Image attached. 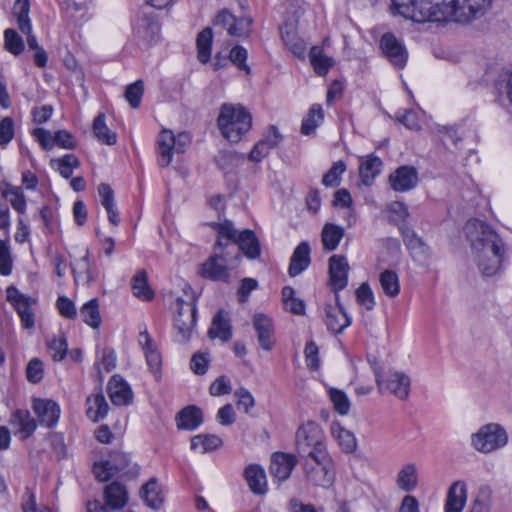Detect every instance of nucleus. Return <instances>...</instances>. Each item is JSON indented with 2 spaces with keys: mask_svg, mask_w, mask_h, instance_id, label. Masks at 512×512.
I'll use <instances>...</instances> for the list:
<instances>
[{
  "mask_svg": "<svg viewBox=\"0 0 512 512\" xmlns=\"http://www.w3.org/2000/svg\"><path fill=\"white\" fill-rule=\"evenodd\" d=\"M33 410L37 415L38 421L41 425L51 428L59 419L60 407L50 399H35L33 401Z\"/></svg>",
  "mask_w": 512,
  "mask_h": 512,
  "instance_id": "nucleus-15",
  "label": "nucleus"
},
{
  "mask_svg": "<svg viewBox=\"0 0 512 512\" xmlns=\"http://www.w3.org/2000/svg\"><path fill=\"white\" fill-rule=\"evenodd\" d=\"M140 496L145 504L152 509H160L164 502V496L157 478H151L140 491Z\"/></svg>",
  "mask_w": 512,
  "mask_h": 512,
  "instance_id": "nucleus-27",
  "label": "nucleus"
},
{
  "mask_svg": "<svg viewBox=\"0 0 512 512\" xmlns=\"http://www.w3.org/2000/svg\"><path fill=\"white\" fill-rule=\"evenodd\" d=\"M13 261L10 252L9 240H0V274L8 276L12 272Z\"/></svg>",
  "mask_w": 512,
  "mask_h": 512,
  "instance_id": "nucleus-56",
  "label": "nucleus"
},
{
  "mask_svg": "<svg viewBox=\"0 0 512 512\" xmlns=\"http://www.w3.org/2000/svg\"><path fill=\"white\" fill-rule=\"evenodd\" d=\"M48 350L54 361H62L68 350V343L64 333L59 332L48 342Z\"/></svg>",
  "mask_w": 512,
  "mask_h": 512,
  "instance_id": "nucleus-47",
  "label": "nucleus"
},
{
  "mask_svg": "<svg viewBox=\"0 0 512 512\" xmlns=\"http://www.w3.org/2000/svg\"><path fill=\"white\" fill-rule=\"evenodd\" d=\"M253 328L257 333L258 343L261 348L265 351H271L275 346V331L272 320L265 314H255Z\"/></svg>",
  "mask_w": 512,
  "mask_h": 512,
  "instance_id": "nucleus-13",
  "label": "nucleus"
},
{
  "mask_svg": "<svg viewBox=\"0 0 512 512\" xmlns=\"http://www.w3.org/2000/svg\"><path fill=\"white\" fill-rule=\"evenodd\" d=\"M86 405V415L93 422H98L105 418L109 410L108 403L101 391L88 397Z\"/></svg>",
  "mask_w": 512,
  "mask_h": 512,
  "instance_id": "nucleus-29",
  "label": "nucleus"
},
{
  "mask_svg": "<svg viewBox=\"0 0 512 512\" xmlns=\"http://www.w3.org/2000/svg\"><path fill=\"white\" fill-rule=\"evenodd\" d=\"M396 119L410 130L420 129L417 114L413 110L402 109L397 111Z\"/></svg>",
  "mask_w": 512,
  "mask_h": 512,
  "instance_id": "nucleus-64",
  "label": "nucleus"
},
{
  "mask_svg": "<svg viewBox=\"0 0 512 512\" xmlns=\"http://www.w3.org/2000/svg\"><path fill=\"white\" fill-rule=\"evenodd\" d=\"M375 379L380 393L394 394L397 398L405 400L410 393V378L403 372L389 371L382 373L380 367H374Z\"/></svg>",
  "mask_w": 512,
  "mask_h": 512,
  "instance_id": "nucleus-6",
  "label": "nucleus"
},
{
  "mask_svg": "<svg viewBox=\"0 0 512 512\" xmlns=\"http://www.w3.org/2000/svg\"><path fill=\"white\" fill-rule=\"evenodd\" d=\"M236 245L240 250V256L243 254L250 260L259 259L261 256V243L253 230L244 229L240 231Z\"/></svg>",
  "mask_w": 512,
  "mask_h": 512,
  "instance_id": "nucleus-18",
  "label": "nucleus"
},
{
  "mask_svg": "<svg viewBox=\"0 0 512 512\" xmlns=\"http://www.w3.org/2000/svg\"><path fill=\"white\" fill-rule=\"evenodd\" d=\"M7 298L13 303L19 315L31 309L29 299L25 295L20 294L14 287L7 289Z\"/></svg>",
  "mask_w": 512,
  "mask_h": 512,
  "instance_id": "nucleus-58",
  "label": "nucleus"
},
{
  "mask_svg": "<svg viewBox=\"0 0 512 512\" xmlns=\"http://www.w3.org/2000/svg\"><path fill=\"white\" fill-rule=\"evenodd\" d=\"M400 232L403 237V242L408 250L410 251H420L423 252L425 248V243L423 240L415 233L413 229L406 225H402L400 227Z\"/></svg>",
  "mask_w": 512,
  "mask_h": 512,
  "instance_id": "nucleus-49",
  "label": "nucleus"
},
{
  "mask_svg": "<svg viewBox=\"0 0 512 512\" xmlns=\"http://www.w3.org/2000/svg\"><path fill=\"white\" fill-rule=\"evenodd\" d=\"M247 57V50L240 45L233 47L229 53V61L237 66L238 69L245 71L247 74H250V67L246 63Z\"/></svg>",
  "mask_w": 512,
  "mask_h": 512,
  "instance_id": "nucleus-59",
  "label": "nucleus"
},
{
  "mask_svg": "<svg viewBox=\"0 0 512 512\" xmlns=\"http://www.w3.org/2000/svg\"><path fill=\"white\" fill-rule=\"evenodd\" d=\"M310 246L308 242H301L293 251L290 259L288 273L291 277L301 274L310 265Z\"/></svg>",
  "mask_w": 512,
  "mask_h": 512,
  "instance_id": "nucleus-23",
  "label": "nucleus"
},
{
  "mask_svg": "<svg viewBox=\"0 0 512 512\" xmlns=\"http://www.w3.org/2000/svg\"><path fill=\"white\" fill-rule=\"evenodd\" d=\"M310 63L319 76H325L333 65V59L323 53L322 48L313 46L309 52Z\"/></svg>",
  "mask_w": 512,
  "mask_h": 512,
  "instance_id": "nucleus-39",
  "label": "nucleus"
},
{
  "mask_svg": "<svg viewBox=\"0 0 512 512\" xmlns=\"http://www.w3.org/2000/svg\"><path fill=\"white\" fill-rule=\"evenodd\" d=\"M296 450L304 449L326 440L320 425L314 421H308L296 431Z\"/></svg>",
  "mask_w": 512,
  "mask_h": 512,
  "instance_id": "nucleus-10",
  "label": "nucleus"
},
{
  "mask_svg": "<svg viewBox=\"0 0 512 512\" xmlns=\"http://www.w3.org/2000/svg\"><path fill=\"white\" fill-rule=\"evenodd\" d=\"M93 472L100 482L109 481L115 474H117L110 459L95 463L93 466Z\"/></svg>",
  "mask_w": 512,
  "mask_h": 512,
  "instance_id": "nucleus-62",
  "label": "nucleus"
},
{
  "mask_svg": "<svg viewBox=\"0 0 512 512\" xmlns=\"http://www.w3.org/2000/svg\"><path fill=\"white\" fill-rule=\"evenodd\" d=\"M104 499L109 508L113 510H122L128 503V491L123 484L118 481H114L105 487Z\"/></svg>",
  "mask_w": 512,
  "mask_h": 512,
  "instance_id": "nucleus-22",
  "label": "nucleus"
},
{
  "mask_svg": "<svg viewBox=\"0 0 512 512\" xmlns=\"http://www.w3.org/2000/svg\"><path fill=\"white\" fill-rule=\"evenodd\" d=\"M389 183L394 191H409L415 188L418 183V172L413 166H400L390 174Z\"/></svg>",
  "mask_w": 512,
  "mask_h": 512,
  "instance_id": "nucleus-12",
  "label": "nucleus"
},
{
  "mask_svg": "<svg viewBox=\"0 0 512 512\" xmlns=\"http://www.w3.org/2000/svg\"><path fill=\"white\" fill-rule=\"evenodd\" d=\"M464 233L481 274L485 277L496 275L501 269L505 253L500 236L488 224L476 218L466 222Z\"/></svg>",
  "mask_w": 512,
  "mask_h": 512,
  "instance_id": "nucleus-2",
  "label": "nucleus"
},
{
  "mask_svg": "<svg viewBox=\"0 0 512 512\" xmlns=\"http://www.w3.org/2000/svg\"><path fill=\"white\" fill-rule=\"evenodd\" d=\"M143 93L144 83L142 80H137L126 87L124 97L128 101L129 105L133 109H136L141 104Z\"/></svg>",
  "mask_w": 512,
  "mask_h": 512,
  "instance_id": "nucleus-51",
  "label": "nucleus"
},
{
  "mask_svg": "<svg viewBox=\"0 0 512 512\" xmlns=\"http://www.w3.org/2000/svg\"><path fill=\"white\" fill-rule=\"evenodd\" d=\"M332 432L335 434L343 451L351 453L356 449L357 444L353 433L340 426L337 429L333 428Z\"/></svg>",
  "mask_w": 512,
  "mask_h": 512,
  "instance_id": "nucleus-57",
  "label": "nucleus"
},
{
  "mask_svg": "<svg viewBox=\"0 0 512 512\" xmlns=\"http://www.w3.org/2000/svg\"><path fill=\"white\" fill-rule=\"evenodd\" d=\"M5 48L13 55H20L24 48L22 37L14 29H6L4 32Z\"/></svg>",
  "mask_w": 512,
  "mask_h": 512,
  "instance_id": "nucleus-50",
  "label": "nucleus"
},
{
  "mask_svg": "<svg viewBox=\"0 0 512 512\" xmlns=\"http://www.w3.org/2000/svg\"><path fill=\"white\" fill-rule=\"evenodd\" d=\"M349 265L342 255H333L329 259V276L334 292L343 290L348 284Z\"/></svg>",
  "mask_w": 512,
  "mask_h": 512,
  "instance_id": "nucleus-14",
  "label": "nucleus"
},
{
  "mask_svg": "<svg viewBox=\"0 0 512 512\" xmlns=\"http://www.w3.org/2000/svg\"><path fill=\"white\" fill-rule=\"evenodd\" d=\"M491 0H392L406 19L417 23H467L484 15Z\"/></svg>",
  "mask_w": 512,
  "mask_h": 512,
  "instance_id": "nucleus-1",
  "label": "nucleus"
},
{
  "mask_svg": "<svg viewBox=\"0 0 512 512\" xmlns=\"http://www.w3.org/2000/svg\"><path fill=\"white\" fill-rule=\"evenodd\" d=\"M397 485L400 489L410 492L417 486V469L415 464L408 463L398 472Z\"/></svg>",
  "mask_w": 512,
  "mask_h": 512,
  "instance_id": "nucleus-42",
  "label": "nucleus"
},
{
  "mask_svg": "<svg viewBox=\"0 0 512 512\" xmlns=\"http://www.w3.org/2000/svg\"><path fill=\"white\" fill-rule=\"evenodd\" d=\"M297 453L300 458L301 464L315 463L319 461L320 463H322L328 459H331V456L327 450L326 440L321 443L315 444L311 447L308 446L306 450H297Z\"/></svg>",
  "mask_w": 512,
  "mask_h": 512,
  "instance_id": "nucleus-31",
  "label": "nucleus"
},
{
  "mask_svg": "<svg viewBox=\"0 0 512 512\" xmlns=\"http://www.w3.org/2000/svg\"><path fill=\"white\" fill-rule=\"evenodd\" d=\"M508 436L505 429L496 423L482 426L472 435L473 447L482 453H490L506 445Z\"/></svg>",
  "mask_w": 512,
  "mask_h": 512,
  "instance_id": "nucleus-5",
  "label": "nucleus"
},
{
  "mask_svg": "<svg viewBox=\"0 0 512 512\" xmlns=\"http://www.w3.org/2000/svg\"><path fill=\"white\" fill-rule=\"evenodd\" d=\"M222 440L215 434H198L191 439V449H202V453H207L222 446Z\"/></svg>",
  "mask_w": 512,
  "mask_h": 512,
  "instance_id": "nucleus-43",
  "label": "nucleus"
},
{
  "mask_svg": "<svg viewBox=\"0 0 512 512\" xmlns=\"http://www.w3.org/2000/svg\"><path fill=\"white\" fill-rule=\"evenodd\" d=\"M158 164L167 167L172 161L173 152L184 153L191 144V136L187 132H180L177 135L171 130H162L158 136Z\"/></svg>",
  "mask_w": 512,
  "mask_h": 512,
  "instance_id": "nucleus-4",
  "label": "nucleus"
},
{
  "mask_svg": "<svg viewBox=\"0 0 512 512\" xmlns=\"http://www.w3.org/2000/svg\"><path fill=\"white\" fill-rule=\"evenodd\" d=\"M244 476L252 493L261 496L267 493L266 474L260 465H249L244 471Z\"/></svg>",
  "mask_w": 512,
  "mask_h": 512,
  "instance_id": "nucleus-24",
  "label": "nucleus"
},
{
  "mask_svg": "<svg viewBox=\"0 0 512 512\" xmlns=\"http://www.w3.org/2000/svg\"><path fill=\"white\" fill-rule=\"evenodd\" d=\"M344 236V229L332 223H326L322 229L321 240L324 249L335 250Z\"/></svg>",
  "mask_w": 512,
  "mask_h": 512,
  "instance_id": "nucleus-37",
  "label": "nucleus"
},
{
  "mask_svg": "<svg viewBox=\"0 0 512 512\" xmlns=\"http://www.w3.org/2000/svg\"><path fill=\"white\" fill-rule=\"evenodd\" d=\"M467 498V489L464 482H454L448 490L445 512H461Z\"/></svg>",
  "mask_w": 512,
  "mask_h": 512,
  "instance_id": "nucleus-26",
  "label": "nucleus"
},
{
  "mask_svg": "<svg viewBox=\"0 0 512 512\" xmlns=\"http://www.w3.org/2000/svg\"><path fill=\"white\" fill-rule=\"evenodd\" d=\"M324 118V111L320 104H313L307 114L302 120L301 133L303 135H311L315 132L316 128L322 123Z\"/></svg>",
  "mask_w": 512,
  "mask_h": 512,
  "instance_id": "nucleus-40",
  "label": "nucleus"
},
{
  "mask_svg": "<svg viewBox=\"0 0 512 512\" xmlns=\"http://www.w3.org/2000/svg\"><path fill=\"white\" fill-rule=\"evenodd\" d=\"M30 3L29 0H16L13 6V13L17 18V23L21 32H29L31 21L29 18Z\"/></svg>",
  "mask_w": 512,
  "mask_h": 512,
  "instance_id": "nucleus-44",
  "label": "nucleus"
},
{
  "mask_svg": "<svg viewBox=\"0 0 512 512\" xmlns=\"http://www.w3.org/2000/svg\"><path fill=\"white\" fill-rule=\"evenodd\" d=\"M380 284L384 293L389 297H395L400 292L398 275L392 270H385L380 274Z\"/></svg>",
  "mask_w": 512,
  "mask_h": 512,
  "instance_id": "nucleus-45",
  "label": "nucleus"
},
{
  "mask_svg": "<svg viewBox=\"0 0 512 512\" xmlns=\"http://www.w3.org/2000/svg\"><path fill=\"white\" fill-rule=\"evenodd\" d=\"M131 288L134 296L139 299L148 301L154 297V292L148 284V275L146 270L141 269L133 276Z\"/></svg>",
  "mask_w": 512,
  "mask_h": 512,
  "instance_id": "nucleus-34",
  "label": "nucleus"
},
{
  "mask_svg": "<svg viewBox=\"0 0 512 512\" xmlns=\"http://www.w3.org/2000/svg\"><path fill=\"white\" fill-rule=\"evenodd\" d=\"M12 421L20 426V430L26 437L30 436L37 427L35 419L28 410H17L12 416Z\"/></svg>",
  "mask_w": 512,
  "mask_h": 512,
  "instance_id": "nucleus-48",
  "label": "nucleus"
},
{
  "mask_svg": "<svg viewBox=\"0 0 512 512\" xmlns=\"http://www.w3.org/2000/svg\"><path fill=\"white\" fill-rule=\"evenodd\" d=\"M217 124L224 138L232 143H237L250 130L252 117L241 105L223 104Z\"/></svg>",
  "mask_w": 512,
  "mask_h": 512,
  "instance_id": "nucleus-3",
  "label": "nucleus"
},
{
  "mask_svg": "<svg viewBox=\"0 0 512 512\" xmlns=\"http://www.w3.org/2000/svg\"><path fill=\"white\" fill-rule=\"evenodd\" d=\"M346 170V165L343 161L335 162L332 167L324 174L322 184L326 187H337L341 182V174Z\"/></svg>",
  "mask_w": 512,
  "mask_h": 512,
  "instance_id": "nucleus-52",
  "label": "nucleus"
},
{
  "mask_svg": "<svg viewBox=\"0 0 512 512\" xmlns=\"http://www.w3.org/2000/svg\"><path fill=\"white\" fill-rule=\"evenodd\" d=\"M110 461L114 470L123 476L135 478L139 474V466L132 463L129 455L115 451L110 455Z\"/></svg>",
  "mask_w": 512,
  "mask_h": 512,
  "instance_id": "nucleus-33",
  "label": "nucleus"
},
{
  "mask_svg": "<svg viewBox=\"0 0 512 512\" xmlns=\"http://www.w3.org/2000/svg\"><path fill=\"white\" fill-rule=\"evenodd\" d=\"M44 375L43 363L38 358H33L29 361L26 367V377L31 383H38L42 380Z\"/></svg>",
  "mask_w": 512,
  "mask_h": 512,
  "instance_id": "nucleus-63",
  "label": "nucleus"
},
{
  "mask_svg": "<svg viewBox=\"0 0 512 512\" xmlns=\"http://www.w3.org/2000/svg\"><path fill=\"white\" fill-rule=\"evenodd\" d=\"M177 315L174 320V327L178 332L181 342H187L190 339L191 332L196 324L197 308L195 299L190 298L185 302L182 299H177Z\"/></svg>",
  "mask_w": 512,
  "mask_h": 512,
  "instance_id": "nucleus-7",
  "label": "nucleus"
},
{
  "mask_svg": "<svg viewBox=\"0 0 512 512\" xmlns=\"http://www.w3.org/2000/svg\"><path fill=\"white\" fill-rule=\"evenodd\" d=\"M208 336L211 339L220 338L223 342H227L232 338L230 321L225 316L223 310H219L213 317L211 327L208 330Z\"/></svg>",
  "mask_w": 512,
  "mask_h": 512,
  "instance_id": "nucleus-28",
  "label": "nucleus"
},
{
  "mask_svg": "<svg viewBox=\"0 0 512 512\" xmlns=\"http://www.w3.org/2000/svg\"><path fill=\"white\" fill-rule=\"evenodd\" d=\"M325 324L329 331L339 334L351 324V318L347 315L343 306L333 307L332 304H326Z\"/></svg>",
  "mask_w": 512,
  "mask_h": 512,
  "instance_id": "nucleus-19",
  "label": "nucleus"
},
{
  "mask_svg": "<svg viewBox=\"0 0 512 512\" xmlns=\"http://www.w3.org/2000/svg\"><path fill=\"white\" fill-rule=\"evenodd\" d=\"M329 395L335 410L340 415H347L350 410V402L347 395L343 391L334 388L330 390Z\"/></svg>",
  "mask_w": 512,
  "mask_h": 512,
  "instance_id": "nucleus-60",
  "label": "nucleus"
},
{
  "mask_svg": "<svg viewBox=\"0 0 512 512\" xmlns=\"http://www.w3.org/2000/svg\"><path fill=\"white\" fill-rule=\"evenodd\" d=\"M305 478L313 486L328 488L332 485L335 479V471L332 459L320 463H305L302 464Z\"/></svg>",
  "mask_w": 512,
  "mask_h": 512,
  "instance_id": "nucleus-8",
  "label": "nucleus"
},
{
  "mask_svg": "<svg viewBox=\"0 0 512 512\" xmlns=\"http://www.w3.org/2000/svg\"><path fill=\"white\" fill-rule=\"evenodd\" d=\"M492 492L489 487H482L473 502L470 512H490Z\"/></svg>",
  "mask_w": 512,
  "mask_h": 512,
  "instance_id": "nucleus-54",
  "label": "nucleus"
},
{
  "mask_svg": "<svg viewBox=\"0 0 512 512\" xmlns=\"http://www.w3.org/2000/svg\"><path fill=\"white\" fill-rule=\"evenodd\" d=\"M357 302L363 305L367 310H372L375 306L373 291L368 283H362L356 290Z\"/></svg>",
  "mask_w": 512,
  "mask_h": 512,
  "instance_id": "nucleus-61",
  "label": "nucleus"
},
{
  "mask_svg": "<svg viewBox=\"0 0 512 512\" xmlns=\"http://www.w3.org/2000/svg\"><path fill=\"white\" fill-rule=\"evenodd\" d=\"M135 37L145 44H152L158 41L160 37V25L154 15H149L143 10L133 26Z\"/></svg>",
  "mask_w": 512,
  "mask_h": 512,
  "instance_id": "nucleus-9",
  "label": "nucleus"
},
{
  "mask_svg": "<svg viewBox=\"0 0 512 512\" xmlns=\"http://www.w3.org/2000/svg\"><path fill=\"white\" fill-rule=\"evenodd\" d=\"M211 255L220 259L230 270L236 268L241 261L240 250L236 243L231 241L225 243L215 241Z\"/></svg>",
  "mask_w": 512,
  "mask_h": 512,
  "instance_id": "nucleus-21",
  "label": "nucleus"
},
{
  "mask_svg": "<svg viewBox=\"0 0 512 512\" xmlns=\"http://www.w3.org/2000/svg\"><path fill=\"white\" fill-rule=\"evenodd\" d=\"M253 20L250 17L234 18L231 27H228V34L236 37H248L252 31Z\"/></svg>",
  "mask_w": 512,
  "mask_h": 512,
  "instance_id": "nucleus-55",
  "label": "nucleus"
},
{
  "mask_svg": "<svg viewBox=\"0 0 512 512\" xmlns=\"http://www.w3.org/2000/svg\"><path fill=\"white\" fill-rule=\"evenodd\" d=\"M380 47L390 62L399 69L406 65L407 52L392 33H385L380 40Z\"/></svg>",
  "mask_w": 512,
  "mask_h": 512,
  "instance_id": "nucleus-11",
  "label": "nucleus"
},
{
  "mask_svg": "<svg viewBox=\"0 0 512 512\" xmlns=\"http://www.w3.org/2000/svg\"><path fill=\"white\" fill-rule=\"evenodd\" d=\"M382 161L379 157L370 155L361 162L359 175L366 186L372 184L373 179L380 173Z\"/></svg>",
  "mask_w": 512,
  "mask_h": 512,
  "instance_id": "nucleus-35",
  "label": "nucleus"
},
{
  "mask_svg": "<svg viewBox=\"0 0 512 512\" xmlns=\"http://www.w3.org/2000/svg\"><path fill=\"white\" fill-rule=\"evenodd\" d=\"M80 316L82 320L90 327L97 329L102 323V318L99 311V301L93 298L86 302L80 309Z\"/></svg>",
  "mask_w": 512,
  "mask_h": 512,
  "instance_id": "nucleus-41",
  "label": "nucleus"
},
{
  "mask_svg": "<svg viewBox=\"0 0 512 512\" xmlns=\"http://www.w3.org/2000/svg\"><path fill=\"white\" fill-rule=\"evenodd\" d=\"M213 41V31L210 27L204 28L198 33L196 39L197 57L201 63L209 62L211 58V48Z\"/></svg>",
  "mask_w": 512,
  "mask_h": 512,
  "instance_id": "nucleus-38",
  "label": "nucleus"
},
{
  "mask_svg": "<svg viewBox=\"0 0 512 512\" xmlns=\"http://www.w3.org/2000/svg\"><path fill=\"white\" fill-rule=\"evenodd\" d=\"M178 429L181 430H195L203 422L202 410L194 405L183 408L176 416Z\"/></svg>",
  "mask_w": 512,
  "mask_h": 512,
  "instance_id": "nucleus-25",
  "label": "nucleus"
},
{
  "mask_svg": "<svg viewBox=\"0 0 512 512\" xmlns=\"http://www.w3.org/2000/svg\"><path fill=\"white\" fill-rule=\"evenodd\" d=\"M107 390L114 405H129L132 402L133 395L131 388L120 375H113L110 378Z\"/></svg>",
  "mask_w": 512,
  "mask_h": 512,
  "instance_id": "nucleus-17",
  "label": "nucleus"
},
{
  "mask_svg": "<svg viewBox=\"0 0 512 512\" xmlns=\"http://www.w3.org/2000/svg\"><path fill=\"white\" fill-rule=\"evenodd\" d=\"M230 269L220 259L210 255L200 267V275L212 281L228 282Z\"/></svg>",
  "mask_w": 512,
  "mask_h": 512,
  "instance_id": "nucleus-20",
  "label": "nucleus"
},
{
  "mask_svg": "<svg viewBox=\"0 0 512 512\" xmlns=\"http://www.w3.org/2000/svg\"><path fill=\"white\" fill-rule=\"evenodd\" d=\"M281 38L285 46L298 58H303L306 51V45L295 33L292 26L285 24L280 27Z\"/></svg>",
  "mask_w": 512,
  "mask_h": 512,
  "instance_id": "nucleus-32",
  "label": "nucleus"
},
{
  "mask_svg": "<svg viewBox=\"0 0 512 512\" xmlns=\"http://www.w3.org/2000/svg\"><path fill=\"white\" fill-rule=\"evenodd\" d=\"M53 162L58 163V171L60 175L65 178H71L73 174V168H78L80 166L79 159L73 154H66L58 160H52Z\"/></svg>",
  "mask_w": 512,
  "mask_h": 512,
  "instance_id": "nucleus-53",
  "label": "nucleus"
},
{
  "mask_svg": "<svg viewBox=\"0 0 512 512\" xmlns=\"http://www.w3.org/2000/svg\"><path fill=\"white\" fill-rule=\"evenodd\" d=\"M105 114L99 113L93 121V133L102 144L114 145L117 142V135L109 129L105 122Z\"/></svg>",
  "mask_w": 512,
  "mask_h": 512,
  "instance_id": "nucleus-36",
  "label": "nucleus"
},
{
  "mask_svg": "<svg viewBox=\"0 0 512 512\" xmlns=\"http://www.w3.org/2000/svg\"><path fill=\"white\" fill-rule=\"evenodd\" d=\"M297 464L295 455L283 452H276L272 455L270 463V474L278 481L287 480Z\"/></svg>",
  "mask_w": 512,
  "mask_h": 512,
  "instance_id": "nucleus-16",
  "label": "nucleus"
},
{
  "mask_svg": "<svg viewBox=\"0 0 512 512\" xmlns=\"http://www.w3.org/2000/svg\"><path fill=\"white\" fill-rule=\"evenodd\" d=\"M207 225L217 233L216 241L236 243L240 231H237L231 220L223 217L221 220L209 222Z\"/></svg>",
  "mask_w": 512,
  "mask_h": 512,
  "instance_id": "nucleus-30",
  "label": "nucleus"
},
{
  "mask_svg": "<svg viewBox=\"0 0 512 512\" xmlns=\"http://www.w3.org/2000/svg\"><path fill=\"white\" fill-rule=\"evenodd\" d=\"M282 297L287 310L296 315L305 313V303L302 299L295 297V291L292 287L286 286L282 289Z\"/></svg>",
  "mask_w": 512,
  "mask_h": 512,
  "instance_id": "nucleus-46",
  "label": "nucleus"
}]
</instances>
